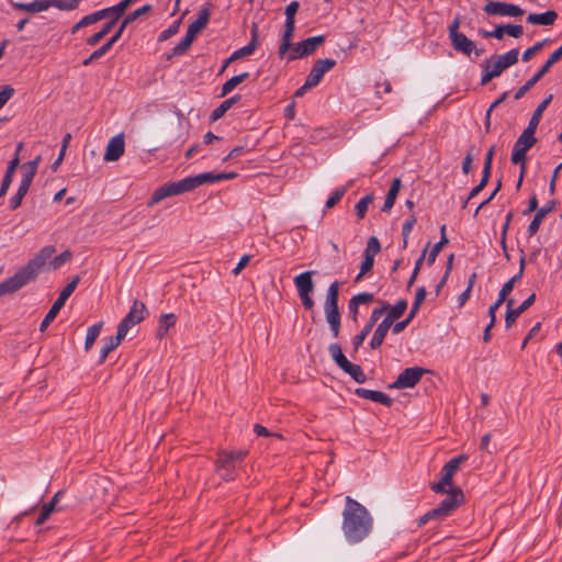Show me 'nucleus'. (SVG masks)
Wrapping results in <instances>:
<instances>
[{"mask_svg": "<svg viewBox=\"0 0 562 562\" xmlns=\"http://www.w3.org/2000/svg\"><path fill=\"white\" fill-rule=\"evenodd\" d=\"M324 42L325 37L323 35L308 37L300 42L301 55L304 57L313 54Z\"/></svg>", "mask_w": 562, "mask_h": 562, "instance_id": "obj_32", "label": "nucleus"}, {"mask_svg": "<svg viewBox=\"0 0 562 562\" xmlns=\"http://www.w3.org/2000/svg\"><path fill=\"white\" fill-rule=\"evenodd\" d=\"M124 151V134L121 133L110 138L105 148L103 160L106 162L117 161L123 156Z\"/></svg>", "mask_w": 562, "mask_h": 562, "instance_id": "obj_16", "label": "nucleus"}, {"mask_svg": "<svg viewBox=\"0 0 562 562\" xmlns=\"http://www.w3.org/2000/svg\"><path fill=\"white\" fill-rule=\"evenodd\" d=\"M11 7L18 11L27 13H38L52 8L53 0H33L32 2H18L10 0Z\"/></svg>", "mask_w": 562, "mask_h": 562, "instance_id": "obj_18", "label": "nucleus"}, {"mask_svg": "<svg viewBox=\"0 0 562 562\" xmlns=\"http://www.w3.org/2000/svg\"><path fill=\"white\" fill-rule=\"evenodd\" d=\"M342 371L349 374L358 383H364L367 380L362 368L358 364L349 362Z\"/></svg>", "mask_w": 562, "mask_h": 562, "instance_id": "obj_44", "label": "nucleus"}, {"mask_svg": "<svg viewBox=\"0 0 562 562\" xmlns=\"http://www.w3.org/2000/svg\"><path fill=\"white\" fill-rule=\"evenodd\" d=\"M210 8L204 7L200 10L196 20H194L188 27L194 34H199L202 30H204L210 21Z\"/></svg>", "mask_w": 562, "mask_h": 562, "instance_id": "obj_30", "label": "nucleus"}, {"mask_svg": "<svg viewBox=\"0 0 562 562\" xmlns=\"http://www.w3.org/2000/svg\"><path fill=\"white\" fill-rule=\"evenodd\" d=\"M249 77V72H243L228 79L222 87L221 95L224 97L232 92L239 83L245 81Z\"/></svg>", "mask_w": 562, "mask_h": 562, "instance_id": "obj_42", "label": "nucleus"}, {"mask_svg": "<svg viewBox=\"0 0 562 562\" xmlns=\"http://www.w3.org/2000/svg\"><path fill=\"white\" fill-rule=\"evenodd\" d=\"M425 372L426 370L420 367L407 368L398 374L396 381L391 384L390 387L398 390L414 387L420 381Z\"/></svg>", "mask_w": 562, "mask_h": 562, "instance_id": "obj_9", "label": "nucleus"}, {"mask_svg": "<svg viewBox=\"0 0 562 562\" xmlns=\"http://www.w3.org/2000/svg\"><path fill=\"white\" fill-rule=\"evenodd\" d=\"M246 456V450H222L217 454L215 471L224 481H233L236 479L237 470Z\"/></svg>", "mask_w": 562, "mask_h": 562, "instance_id": "obj_3", "label": "nucleus"}, {"mask_svg": "<svg viewBox=\"0 0 562 562\" xmlns=\"http://www.w3.org/2000/svg\"><path fill=\"white\" fill-rule=\"evenodd\" d=\"M389 310V304H383L381 307H376L372 311L371 316L367 325H370L373 328L374 324L379 321V318Z\"/></svg>", "mask_w": 562, "mask_h": 562, "instance_id": "obj_56", "label": "nucleus"}, {"mask_svg": "<svg viewBox=\"0 0 562 562\" xmlns=\"http://www.w3.org/2000/svg\"><path fill=\"white\" fill-rule=\"evenodd\" d=\"M339 282L334 281L326 293L324 303V312L326 321L329 324L334 338L339 336L340 331V313L338 308Z\"/></svg>", "mask_w": 562, "mask_h": 562, "instance_id": "obj_4", "label": "nucleus"}, {"mask_svg": "<svg viewBox=\"0 0 562 562\" xmlns=\"http://www.w3.org/2000/svg\"><path fill=\"white\" fill-rule=\"evenodd\" d=\"M315 271H305L297 274L294 278V284L299 292V295L311 294L314 290V282L312 280V276Z\"/></svg>", "mask_w": 562, "mask_h": 562, "instance_id": "obj_20", "label": "nucleus"}, {"mask_svg": "<svg viewBox=\"0 0 562 562\" xmlns=\"http://www.w3.org/2000/svg\"><path fill=\"white\" fill-rule=\"evenodd\" d=\"M178 194H179V192L177 191L173 182L165 183L164 186H161L155 190V192L153 193L147 205L149 207L154 206L155 204L159 203L160 201H162L167 198L173 196V195H178Z\"/></svg>", "mask_w": 562, "mask_h": 562, "instance_id": "obj_21", "label": "nucleus"}, {"mask_svg": "<svg viewBox=\"0 0 562 562\" xmlns=\"http://www.w3.org/2000/svg\"><path fill=\"white\" fill-rule=\"evenodd\" d=\"M451 43L457 52H460L467 56H470L471 53L475 50L474 42L468 38L463 33L451 38Z\"/></svg>", "mask_w": 562, "mask_h": 562, "instance_id": "obj_28", "label": "nucleus"}, {"mask_svg": "<svg viewBox=\"0 0 562 562\" xmlns=\"http://www.w3.org/2000/svg\"><path fill=\"white\" fill-rule=\"evenodd\" d=\"M257 47H255L254 44H248L237 50H235L232 55H231V59H238V58H241V57H245V56H248V55H251L255 49Z\"/></svg>", "mask_w": 562, "mask_h": 562, "instance_id": "obj_57", "label": "nucleus"}, {"mask_svg": "<svg viewBox=\"0 0 562 562\" xmlns=\"http://www.w3.org/2000/svg\"><path fill=\"white\" fill-rule=\"evenodd\" d=\"M381 250V244L375 236H371L367 243V247L363 252V261L360 266V272L358 273L356 281H359L366 273H368L374 263V257Z\"/></svg>", "mask_w": 562, "mask_h": 562, "instance_id": "obj_12", "label": "nucleus"}, {"mask_svg": "<svg viewBox=\"0 0 562 562\" xmlns=\"http://www.w3.org/2000/svg\"><path fill=\"white\" fill-rule=\"evenodd\" d=\"M239 95H234L223 101L211 114L212 121L221 119L238 100Z\"/></svg>", "mask_w": 562, "mask_h": 562, "instance_id": "obj_38", "label": "nucleus"}, {"mask_svg": "<svg viewBox=\"0 0 562 562\" xmlns=\"http://www.w3.org/2000/svg\"><path fill=\"white\" fill-rule=\"evenodd\" d=\"M146 315H147L146 305L143 302L135 300L133 305L130 308V312L125 315V317L119 324L117 329L126 336L128 330L133 326L140 323L145 318Z\"/></svg>", "mask_w": 562, "mask_h": 562, "instance_id": "obj_8", "label": "nucleus"}, {"mask_svg": "<svg viewBox=\"0 0 562 562\" xmlns=\"http://www.w3.org/2000/svg\"><path fill=\"white\" fill-rule=\"evenodd\" d=\"M110 15V10H100V11H95L91 14H88L86 16H83V22L86 23V25H90V24H93V23H97L98 21L102 20V19H105Z\"/></svg>", "mask_w": 562, "mask_h": 562, "instance_id": "obj_51", "label": "nucleus"}, {"mask_svg": "<svg viewBox=\"0 0 562 562\" xmlns=\"http://www.w3.org/2000/svg\"><path fill=\"white\" fill-rule=\"evenodd\" d=\"M300 3L292 1L285 8V22L295 23V14L299 11Z\"/></svg>", "mask_w": 562, "mask_h": 562, "instance_id": "obj_55", "label": "nucleus"}, {"mask_svg": "<svg viewBox=\"0 0 562 562\" xmlns=\"http://www.w3.org/2000/svg\"><path fill=\"white\" fill-rule=\"evenodd\" d=\"M173 184L176 186V189L179 192V194L189 192V191H192L193 189H195L192 177H187L184 179L176 181V182H173Z\"/></svg>", "mask_w": 562, "mask_h": 562, "instance_id": "obj_53", "label": "nucleus"}, {"mask_svg": "<svg viewBox=\"0 0 562 562\" xmlns=\"http://www.w3.org/2000/svg\"><path fill=\"white\" fill-rule=\"evenodd\" d=\"M56 252V248L52 245L43 247L26 265L20 268L11 278L0 283V296L14 293L26 284L36 280L40 269L45 265L46 260Z\"/></svg>", "mask_w": 562, "mask_h": 562, "instance_id": "obj_2", "label": "nucleus"}, {"mask_svg": "<svg viewBox=\"0 0 562 562\" xmlns=\"http://www.w3.org/2000/svg\"><path fill=\"white\" fill-rule=\"evenodd\" d=\"M467 460L468 456L465 454H460L449 460L441 469L440 481L430 484L431 491L435 493L445 494L448 492V490L454 488L456 486H452V477L459 470L461 463L465 462Z\"/></svg>", "mask_w": 562, "mask_h": 562, "instance_id": "obj_7", "label": "nucleus"}, {"mask_svg": "<svg viewBox=\"0 0 562 562\" xmlns=\"http://www.w3.org/2000/svg\"><path fill=\"white\" fill-rule=\"evenodd\" d=\"M537 142L535 134L525 130L517 138L513 147L512 162L520 165V176L518 186L521 183L526 171V154Z\"/></svg>", "mask_w": 562, "mask_h": 562, "instance_id": "obj_5", "label": "nucleus"}, {"mask_svg": "<svg viewBox=\"0 0 562 562\" xmlns=\"http://www.w3.org/2000/svg\"><path fill=\"white\" fill-rule=\"evenodd\" d=\"M192 180H193L194 187L198 188L205 183L221 181V177H218V173L204 172V173H200L196 176H192Z\"/></svg>", "mask_w": 562, "mask_h": 562, "instance_id": "obj_48", "label": "nucleus"}, {"mask_svg": "<svg viewBox=\"0 0 562 562\" xmlns=\"http://www.w3.org/2000/svg\"><path fill=\"white\" fill-rule=\"evenodd\" d=\"M114 25H115V20H111L108 23H105L99 32L94 33L93 35H91L87 38V41H86L87 45H89V46L97 45L105 35H108L110 33V31L113 29Z\"/></svg>", "mask_w": 562, "mask_h": 562, "instance_id": "obj_40", "label": "nucleus"}, {"mask_svg": "<svg viewBox=\"0 0 562 562\" xmlns=\"http://www.w3.org/2000/svg\"><path fill=\"white\" fill-rule=\"evenodd\" d=\"M353 305L368 304L373 301V294L371 293H359L351 297Z\"/></svg>", "mask_w": 562, "mask_h": 562, "instance_id": "obj_59", "label": "nucleus"}, {"mask_svg": "<svg viewBox=\"0 0 562 562\" xmlns=\"http://www.w3.org/2000/svg\"><path fill=\"white\" fill-rule=\"evenodd\" d=\"M123 32H124V30L122 27H119L106 43H103L102 46H100L98 49H95L88 58H86L82 61V65L88 66L92 61L104 56L113 47V45L121 38Z\"/></svg>", "mask_w": 562, "mask_h": 562, "instance_id": "obj_19", "label": "nucleus"}, {"mask_svg": "<svg viewBox=\"0 0 562 562\" xmlns=\"http://www.w3.org/2000/svg\"><path fill=\"white\" fill-rule=\"evenodd\" d=\"M151 10V5L149 4H145L138 9H136L135 11H133L132 13H130L128 15L125 16V19L122 21L120 27H122L123 30L126 29V26L132 23L133 21H135L136 19H138L139 16L148 13L149 11Z\"/></svg>", "mask_w": 562, "mask_h": 562, "instance_id": "obj_46", "label": "nucleus"}, {"mask_svg": "<svg viewBox=\"0 0 562 562\" xmlns=\"http://www.w3.org/2000/svg\"><path fill=\"white\" fill-rule=\"evenodd\" d=\"M103 323L99 322L90 326L87 330L86 341H85V350L89 351L97 338L99 337L101 329H102Z\"/></svg>", "mask_w": 562, "mask_h": 562, "instance_id": "obj_39", "label": "nucleus"}, {"mask_svg": "<svg viewBox=\"0 0 562 562\" xmlns=\"http://www.w3.org/2000/svg\"><path fill=\"white\" fill-rule=\"evenodd\" d=\"M60 494L61 492H57L48 503L42 506L41 513L35 521L36 525H43L49 518V516L56 508V504L58 502V497L60 496Z\"/></svg>", "mask_w": 562, "mask_h": 562, "instance_id": "obj_34", "label": "nucleus"}, {"mask_svg": "<svg viewBox=\"0 0 562 562\" xmlns=\"http://www.w3.org/2000/svg\"><path fill=\"white\" fill-rule=\"evenodd\" d=\"M514 289V285H512V283H508L506 282L503 288L501 289L499 293H498V297H497V302L498 304H503L504 302L507 303V295L513 291Z\"/></svg>", "mask_w": 562, "mask_h": 562, "instance_id": "obj_64", "label": "nucleus"}, {"mask_svg": "<svg viewBox=\"0 0 562 562\" xmlns=\"http://www.w3.org/2000/svg\"><path fill=\"white\" fill-rule=\"evenodd\" d=\"M347 191V188L346 187H341V188H338L336 189L331 195L329 196V199L326 201L325 203V207L326 209H331L334 207L341 199L342 196L345 195Z\"/></svg>", "mask_w": 562, "mask_h": 562, "instance_id": "obj_52", "label": "nucleus"}, {"mask_svg": "<svg viewBox=\"0 0 562 562\" xmlns=\"http://www.w3.org/2000/svg\"><path fill=\"white\" fill-rule=\"evenodd\" d=\"M505 32L509 36L518 38L524 34V29L519 24H507L505 25Z\"/></svg>", "mask_w": 562, "mask_h": 562, "instance_id": "obj_60", "label": "nucleus"}, {"mask_svg": "<svg viewBox=\"0 0 562 562\" xmlns=\"http://www.w3.org/2000/svg\"><path fill=\"white\" fill-rule=\"evenodd\" d=\"M483 67V75H482V85H486L490 82L493 78L498 77V75L484 61L482 65Z\"/></svg>", "mask_w": 562, "mask_h": 562, "instance_id": "obj_62", "label": "nucleus"}, {"mask_svg": "<svg viewBox=\"0 0 562 562\" xmlns=\"http://www.w3.org/2000/svg\"><path fill=\"white\" fill-rule=\"evenodd\" d=\"M373 201L372 194H367L360 199V201L356 204V213L358 218L362 220L366 216L369 205Z\"/></svg>", "mask_w": 562, "mask_h": 562, "instance_id": "obj_49", "label": "nucleus"}, {"mask_svg": "<svg viewBox=\"0 0 562 562\" xmlns=\"http://www.w3.org/2000/svg\"><path fill=\"white\" fill-rule=\"evenodd\" d=\"M52 8H57L61 11H70L78 8L80 0H53Z\"/></svg>", "mask_w": 562, "mask_h": 562, "instance_id": "obj_50", "label": "nucleus"}, {"mask_svg": "<svg viewBox=\"0 0 562 562\" xmlns=\"http://www.w3.org/2000/svg\"><path fill=\"white\" fill-rule=\"evenodd\" d=\"M536 294L529 295L519 306L514 308V300L509 299L507 300V306H506V315H505V326L506 328H510L515 321L525 312L527 311L535 302Z\"/></svg>", "mask_w": 562, "mask_h": 562, "instance_id": "obj_13", "label": "nucleus"}, {"mask_svg": "<svg viewBox=\"0 0 562 562\" xmlns=\"http://www.w3.org/2000/svg\"><path fill=\"white\" fill-rule=\"evenodd\" d=\"M416 224V217L415 215H412L409 216L403 224L402 226V236L405 237V238H408L409 237V234L414 227V225Z\"/></svg>", "mask_w": 562, "mask_h": 562, "instance_id": "obj_63", "label": "nucleus"}, {"mask_svg": "<svg viewBox=\"0 0 562 562\" xmlns=\"http://www.w3.org/2000/svg\"><path fill=\"white\" fill-rule=\"evenodd\" d=\"M401 186H402V181H401L400 178L393 179L392 184H391V187L389 189V192L386 194L384 204L382 206V211L383 212H390L391 211V209L393 207V205L395 203L396 196H397V194L400 192Z\"/></svg>", "mask_w": 562, "mask_h": 562, "instance_id": "obj_31", "label": "nucleus"}, {"mask_svg": "<svg viewBox=\"0 0 562 562\" xmlns=\"http://www.w3.org/2000/svg\"><path fill=\"white\" fill-rule=\"evenodd\" d=\"M519 50L513 48L503 55H494L485 60L498 76L508 67L515 65L518 61Z\"/></svg>", "mask_w": 562, "mask_h": 562, "instance_id": "obj_10", "label": "nucleus"}, {"mask_svg": "<svg viewBox=\"0 0 562 562\" xmlns=\"http://www.w3.org/2000/svg\"><path fill=\"white\" fill-rule=\"evenodd\" d=\"M441 238L438 243L434 245L431 248L429 255H428V263L432 265L436 261V258L440 254L443 246H446L449 243V239L446 236V225H442L440 228Z\"/></svg>", "mask_w": 562, "mask_h": 562, "instance_id": "obj_37", "label": "nucleus"}, {"mask_svg": "<svg viewBox=\"0 0 562 562\" xmlns=\"http://www.w3.org/2000/svg\"><path fill=\"white\" fill-rule=\"evenodd\" d=\"M448 496L437 506L439 510L447 517L453 513L463 502V492L460 487L448 490Z\"/></svg>", "mask_w": 562, "mask_h": 562, "instance_id": "obj_15", "label": "nucleus"}, {"mask_svg": "<svg viewBox=\"0 0 562 562\" xmlns=\"http://www.w3.org/2000/svg\"><path fill=\"white\" fill-rule=\"evenodd\" d=\"M407 303L405 300H400L389 311V314L384 319H389L391 324H393L396 319H398L404 312L406 311Z\"/></svg>", "mask_w": 562, "mask_h": 562, "instance_id": "obj_45", "label": "nucleus"}, {"mask_svg": "<svg viewBox=\"0 0 562 562\" xmlns=\"http://www.w3.org/2000/svg\"><path fill=\"white\" fill-rule=\"evenodd\" d=\"M554 209V202H550L548 203L547 205L542 206L541 209L537 210L532 221L530 222L529 226H528V235L529 236H533L539 227H540V224L542 223V221L544 220V217L550 213L552 212Z\"/></svg>", "mask_w": 562, "mask_h": 562, "instance_id": "obj_24", "label": "nucleus"}, {"mask_svg": "<svg viewBox=\"0 0 562 562\" xmlns=\"http://www.w3.org/2000/svg\"><path fill=\"white\" fill-rule=\"evenodd\" d=\"M544 43L546 41H541L536 43L533 46L527 48L522 54V60H530L535 56V54H537L543 47Z\"/></svg>", "mask_w": 562, "mask_h": 562, "instance_id": "obj_58", "label": "nucleus"}, {"mask_svg": "<svg viewBox=\"0 0 562 562\" xmlns=\"http://www.w3.org/2000/svg\"><path fill=\"white\" fill-rule=\"evenodd\" d=\"M558 19V13L553 10L543 13H530L527 22L535 25H552Z\"/></svg>", "mask_w": 562, "mask_h": 562, "instance_id": "obj_27", "label": "nucleus"}, {"mask_svg": "<svg viewBox=\"0 0 562 562\" xmlns=\"http://www.w3.org/2000/svg\"><path fill=\"white\" fill-rule=\"evenodd\" d=\"M176 324V315L172 314V313H169V314H164L160 316L159 318V327H158V331H157V336L159 338H162L168 329L172 326H175Z\"/></svg>", "mask_w": 562, "mask_h": 562, "instance_id": "obj_41", "label": "nucleus"}, {"mask_svg": "<svg viewBox=\"0 0 562 562\" xmlns=\"http://www.w3.org/2000/svg\"><path fill=\"white\" fill-rule=\"evenodd\" d=\"M355 393H356V395H358L361 398H367V400L383 404L385 406H391L392 402H393L389 395H386L385 393H383L381 391H373V390L359 387V389H356Z\"/></svg>", "mask_w": 562, "mask_h": 562, "instance_id": "obj_23", "label": "nucleus"}, {"mask_svg": "<svg viewBox=\"0 0 562 562\" xmlns=\"http://www.w3.org/2000/svg\"><path fill=\"white\" fill-rule=\"evenodd\" d=\"M467 460L468 456L465 454H460L449 460L441 469L440 481L430 484L431 491L435 493L445 494L448 492V490L454 488L456 486H452V477L459 470L461 463L465 462Z\"/></svg>", "mask_w": 562, "mask_h": 562, "instance_id": "obj_6", "label": "nucleus"}, {"mask_svg": "<svg viewBox=\"0 0 562 562\" xmlns=\"http://www.w3.org/2000/svg\"><path fill=\"white\" fill-rule=\"evenodd\" d=\"M328 352L334 360V362L344 370L347 364L350 362L346 356L342 353L341 347L338 344H330L328 347Z\"/></svg>", "mask_w": 562, "mask_h": 562, "instance_id": "obj_36", "label": "nucleus"}, {"mask_svg": "<svg viewBox=\"0 0 562 562\" xmlns=\"http://www.w3.org/2000/svg\"><path fill=\"white\" fill-rule=\"evenodd\" d=\"M392 325H393V324H391V323L389 322V319H383V321L378 325V327L375 328V330H374V333H373V336H372V338H371V340H370V347H371L372 349H376V348H379V347L382 345V342H383V340H384V338H385V336H386L387 331H389V330H390V328L392 327Z\"/></svg>", "mask_w": 562, "mask_h": 562, "instance_id": "obj_29", "label": "nucleus"}, {"mask_svg": "<svg viewBox=\"0 0 562 562\" xmlns=\"http://www.w3.org/2000/svg\"><path fill=\"white\" fill-rule=\"evenodd\" d=\"M63 306H64V304H61L60 302H58V301L54 302V304L52 305L50 310L45 315L44 319L42 321V323L40 325V330L41 331H45L46 330V328L55 319V317L57 316V314L59 313V311L61 310Z\"/></svg>", "mask_w": 562, "mask_h": 562, "instance_id": "obj_43", "label": "nucleus"}, {"mask_svg": "<svg viewBox=\"0 0 562 562\" xmlns=\"http://www.w3.org/2000/svg\"><path fill=\"white\" fill-rule=\"evenodd\" d=\"M483 10L488 15L498 16H520L525 12L516 4L499 1H488L485 3Z\"/></svg>", "mask_w": 562, "mask_h": 562, "instance_id": "obj_11", "label": "nucleus"}, {"mask_svg": "<svg viewBox=\"0 0 562 562\" xmlns=\"http://www.w3.org/2000/svg\"><path fill=\"white\" fill-rule=\"evenodd\" d=\"M372 328L370 327V325L366 324L361 331L352 338V346L355 351H357L359 347L363 344L364 339L367 338Z\"/></svg>", "mask_w": 562, "mask_h": 562, "instance_id": "obj_54", "label": "nucleus"}, {"mask_svg": "<svg viewBox=\"0 0 562 562\" xmlns=\"http://www.w3.org/2000/svg\"><path fill=\"white\" fill-rule=\"evenodd\" d=\"M14 93V89L10 86H5L0 91V110L5 105V103L12 98Z\"/></svg>", "mask_w": 562, "mask_h": 562, "instance_id": "obj_61", "label": "nucleus"}, {"mask_svg": "<svg viewBox=\"0 0 562 562\" xmlns=\"http://www.w3.org/2000/svg\"><path fill=\"white\" fill-rule=\"evenodd\" d=\"M72 257L70 250H65L60 255L53 258V255L49 259L46 260L45 265L40 269V272L46 267L48 270H57L63 267L67 261H69Z\"/></svg>", "mask_w": 562, "mask_h": 562, "instance_id": "obj_33", "label": "nucleus"}, {"mask_svg": "<svg viewBox=\"0 0 562 562\" xmlns=\"http://www.w3.org/2000/svg\"><path fill=\"white\" fill-rule=\"evenodd\" d=\"M80 281L79 276L72 278V280L61 290L56 301L65 305L68 297L74 293Z\"/></svg>", "mask_w": 562, "mask_h": 562, "instance_id": "obj_47", "label": "nucleus"}, {"mask_svg": "<svg viewBox=\"0 0 562 562\" xmlns=\"http://www.w3.org/2000/svg\"><path fill=\"white\" fill-rule=\"evenodd\" d=\"M551 101H552V94H549L544 100H542L538 104V106L536 108V110L532 113V116L528 123V126L525 130H527L533 134L536 133V130L540 123L542 114Z\"/></svg>", "mask_w": 562, "mask_h": 562, "instance_id": "obj_26", "label": "nucleus"}, {"mask_svg": "<svg viewBox=\"0 0 562 562\" xmlns=\"http://www.w3.org/2000/svg\"><path fill=\"white\" fill-rule=\"evenodd\" d=\"M124 338H125V335L122 334L119 329H117V333L115 336L109 337L105 340L103 347L101 348L99 363H103L105 361L108 355L110 352H112L113 350H115L121 345V342Z\"/></svg>", "mask_w": 562, "mask_h": 562, "instance_id": "obj_25", "label": "nucleus"}, {"mask_svg": "<svg viewBox=\"0 0 562 562\" xmlns=\"http://www.w3.org/2000/svg\"><path fill=\"white\" fill-rule=\"evenodd\" d=\"M295 30V23L285 22L284 23V32L282 35V42L279 47V55L280 57H283L284 54L290 49L291 47V40L293 36Z\"/></svg>", "mask_w": 562, "mask_h": 562, "instance_id": "obj_35", "label": "nucleus"}, {"mask_svg": "<svg viewBox=\"0 0 562 562\" xmlns=\"http://www.w3.org/2000/svg\"><path fill=\"white\" fill-rule=\"evenodd\" d=\"M342 512L341 529L349 543H358L372 530V517L368 509L356 499L347 496Z\"/></svg>", "mask_w": 562, "mask_h": 562, "instance_id": "obj_1", "label": "nucleus"}, {"mask_svg": "<svg viewBox=\"0 0 562 562\" xmlns=\"http://www.w3.org/2000/svg\"><path fill=\"white\" fill-rule=\"evenodd\" d=\"M41 156H36L33 160L22 166V178L19 186V191L27 193L32 181L37 172L38 165L41 162Z\"/></svg>", "mask_w": 562, "mask_h": 562, "instance_id": "obj_17", "label": "nucleus"}, {"mask_svg": "<svg viewBox=\"0 0 562 562\" xmlns=\"http://www.w3.org/2000/svg\"><path fill=\"white\" fill-rule=\"evenodd\" d=\"M336 65V60L331 58L317 59L310 74L306 77L308 85L316 87L322 80L323 76Z\"/></svg>", "mask_w": 562, "mask_h": 562, "instance_id": "obj_14", "label": "nucleus"}, {"mask_svg": "<svg viewBox=\"0 0 562 562\" xmlns=\"http://www.w3.org/2000/svg\"><path fill=\"white\" fill-rule=\"evenodd\" d=\"M178 194H179V192L177 191L173 182L165 183L164 186H161L155 190V192L153 193L147 205L149 207L154 206L155 204L159 203L160 201H162L167 198L173 196V195H178Z\"/></svg>", "mask_w": 562, "mask_h": 562, "instance_id": "obj_22", "label": "nucleus"}]
</instances>
